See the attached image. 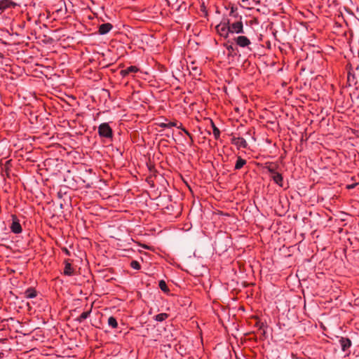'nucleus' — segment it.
I'll return each instance as SVG.
<instances>
[{
    "label": "nucleus",
    "mask_w": 359,
    "mask_h": 359,
    "mask_svg": "<svg viewBox=\"0 0 359 359\" xmlns=\"http://www.w3.org/2000/svg\"><path fill=\"white\" fill-rule=\"evenodd\" d=\"M98 134L101 137L111 139L113 130L108 123H102L98 127Z\"/></svg>",
    "instance_id": "f257e3e1"
},
{
    "label": "nucleus",
    "mask_w": 359,
    "mask_h": 359,
    "mask_svg": "<svg viewBox=\"0 0 359 359\" xmlns=\"http://www.w3.org/2000/svg\"><path fill=\"white\" fill-rule=\"evenodd\" d=\"M230 34H243V24L242 22V17L239 16V20L235 22L230 23L229 20H227Z\"/></svg>",
    "instance_id": "f03ea898"
},
{
    "label": "nucleus",
    "mask_w": 359,
    "mask_h": 359,
    "mask_svg": "<svg viewBox=\"0 0 359 359\" xmlns=\"http://www.w3.org/2000/svg\"><path fill=\"white\" fill-rule=\"evenodd\" d=\"M217 33L222 37L226 39L230 34L228 22H222L215 27Z\"/></svg>",
    "instance_id": "7ed1b4c3"
},
{
    "label": "nucleus",
    "mask_w": 359,
    "mask_h": 359,
    "mask_svg": "<svg viewBox=\"0 0 359 359\" xmlns=\"http://www.w3.org/2000/svg\"><path fill=\"white\" fill-rule=\"evenodd\" d=\"M12 223L10 226L11 232H13L15 234H19L22 233V228L20 223L19 219L15 215H12Z\"/></svg>",
    "instance_id": "20e7f679"
},
{
    "label": "nucleus",
    "mask_w": 359,
    "mask_h": 359,
    "mask_svg": "<svg viewBox=\"0 0 359 359\" xmlns=\"http://www.w3.org/2000/svg\"><path fill=\"white\" fill-rule=\"evenodd\" d=\"M236 44L241 48H248L251 44L250 40L245 36H238L233 39Z\"/></svg>",
    "instance_id": "39448f33"
},
{
    "label": "nucleus",
    "mask_w": 359,
    "mask_h": 359,
    "mask_svg": "<svg viewBox=\"0 0 359 359\" xmlns=\"http://www.w3.org/2000/svg\"><path fill=\"white\" fill-rule=\"evenodd\" d=\"M233 144L236 145L238 148L246 149L248 147V143L243 137H233L231 140Z\"/></svg>",
    "instance_id": "423d86ee"
},
{
    "label": "nucleus",
    "mask_w": 359,
    "mask_h": 359,
    "mask_svg": "<svg viewBox=\"0 0 359 359\" xmlns=\"http://www.w3.org/2000/svg\"><path fill=\"white\" fill-rule=\"evenodd\" d=\"M65 269H64V275L71 276L74 274V269L72 266V263L70 259H67L64 261Z\"/></svg>",
    "instance_id": "0eeeda50"
},
{
    "label": "nucleus",
    "mask_w": 359,
    "mask_h": 359,
    "mask_svg": "<svg viewBox=\"0 0 359 359\" xmlns=\"http://www.w3.org/2000/svg\"><path fill=\"white\" fill-rule=\"evenodd\" d=\"M17 4L12 0H0V11H4L7 8H15Z\"/></svg>",
    "instance_id": "6e6552de"
},
{
    "label": "nucleus",
    "mask_w": 359,
    "mask_h": 359,
    "mask_svg": "<svg viewBox=\"0 0 359 359\" xmlns=\"http://www.w3.org/2000/svg\"><path fill=\"white\" fill-rule=\"evenodd\" d=\"M112 28H113V25L111 23H109V22L103 23L99 26L98 33L100 35L107 34L112 29Z\"/></svg>",
    "instance_id": "1a4fd4ad"
},
{
    "label": "nucleus",
    "mask_w": 359,
    "mask_h": 359,
    "mask_svg": "<svg viewBox=\"0 0 359 359\" xmlns=\"http://www.w3.org/2000/svg\"><path fill=\"white\" fill-rule=\"evenodd\" d=\"M339 344L343 351H347L352 345L351 341L347 337H341L339 339Z\"/></svg>",
    "instance_id": "9d476101"
},
{
    "label": "nucleus",
    "mask_w": 359,
    "mask_h": 359,
    "mask_svg": "<svg viewBox=\"0 0 359 359\" xmlns=\"http://www.w3.org/2000/svg\"><path fill=\"white\" fill-rule=\"evenodd\" d=\"M139 71H140V69H139V68L137 67H136V66H130V67H127L125 69L121 70L120 74L123 77H126L128 75H129L130 74L137 73Z\"/></svg>",
    "instance_id": "9b49d317"
},
{
    "label": "nucleus",
    "mask_w": 359,
    "mask_h": 359,
    "mask_svg": "<svg viewBox=\"0 0 359 359\" xmlns=\"http://www.w3.org/2000/svg\"><path fill=\"white\" fill-rule=\"evenodd\" d=\"M37 296V292L34 287H28L24 292V297L27 299H32Z\"/></svg>",
    "instance_id": "f8f14e48"
},
{
    "label": "nucleus",
    "mask_w": 359,
    "mask_h": 359,
    "mask_svg": "<svg viewBox=\"0 0 359 359\" xmlns=\"http://www.w3.org/2000/svg\"><path fill=\"white\" fill-rule=\"evenodd\" d=\"M271 177L276 184L283 187V178L280 172H277L276 173H273V175H271Z\"/></svg>",
    "instance_id": "ddd939ff"
},
{
    "label": "nucleus",
    "mask_w": 359,
    "mask_h": 359,
    "mask_svg": "<svg viewBox=\"0 0 359 359\" xmlns=\"http://www.w3.org/2000/svg\"><path fill=\"white\" fill-rule=\"evenodd\" d=\"M246 160L242 158L241 156H238L235 164V170L241 169L246 164Z\"/></svg>",
    "instance_id": "4468645a"
},
{
    "label": "nucleus",
    "mask_w": 359,
    "mask_h": 359,
    "mask_svg": "<svg viewBox=\"0 0 359 359\" xmlns=\"http://www.w3.org/2000/svg\"><path fill=\"white\" fill-rule=\"evenodd\" d=\"M90 313H91V309H89L88 311H84L77 318H76V320L79 323H81L83 322L84 320H86V318H88L90 315Z\"/></svg>",
    "instance_id": "2eb2a0df"
},
{
    "label": "nucleus",
    "mask_w": 359,
    "mask_h": 359,
    "mask_svg": "<svg viewBox=\"0 0 359 359\" xmlns=\"http://www.w3.org/2000/svg\"><path fill=\"white\" fill-rule=\"evenodd\" d=\"M158 125L161 128H170L172 127L177 126V121H170L169 123H158Z\"/></svg>",
    "instance_id": "dca6fc26"
},
{
    "label": "nucleus",
    "mask_w": 359,
    "mask_h": 359,
    "mask_svg": "<svg viewBox=\"0 0 359 359\" xmlns=\"http://www.w3.org/2000/svg\"><path fill=\"white\" fill-rule=\"evenodd\" d=\"M168 314L166 313H161L155 316L154 319L158 322H163L168 318Z\"/></svg>",
    "instance_id": "f3484780"
},
{
    "label": "nucleus",
    "mask_w": 359,
    "mask_h": 359,
    "mask_svg": "<svg viewBox=\"0 0 359 359\" xmlns=\"http://www.w3.org/2000/svg\"><path fill=\"white\" fill-rule=\"evenodd\" d=\"M108 325H109V326L111 327L113 329L117 328L118 323H117L116 318H114V316H110L108 318Z\"/></svg>",
    "instance_id": "a211bd4d"
},
{
    "label": "nucleus",
    "mask_w": 359,
    "mask_h": 359,
    "mask_svg": "<svg viewBox=\"0 0 359 359\" xmlns=\"http://www.w3.org/2000/svg\"><path fill=\"white\" fill-rule=\"evenodd\" d=\"M176 127L177 128L182 130L189 137V139L191 140V143H194V140H193L192 135L185 128L183 127L182 123H180V125H178L177 123V126Z\"/></svg>",
    "instance_id": "6ab92c4d"
},
{
    "label": "nucleus",
    "mask_w": 359,
    "mask_h": 359,
    "mask_svg": "<svg viewBox=\"0 0 359 359\" xmlns=\"http://www.w3.org/2000/svg\"><path fill=\"white\" fill-rule=\"evenodd\" d=\"M158 286L160 287V289L164 292H168L170 291L166 283L165 280H161L159 282H158Z\"/></svg>",
    "instance_id": "aec40b11"
},
{
    "label": "nucleus",
    "mask_w": 359,
    "mask_h": 359,
    "mask_svg": "<svg viewBox=\"0 0 359 359\" xmlns=\"http://www.w3.org/2000/svg\"><path fill=\"white\" fill-rule=\"evenodd\" d=\"M224 47L226 48V50L230 52V53H233L235 51L236 48L235 47L233 46V45L231 43V44H229V41H228L226 43H225L224 45Z\"/></svg>",
    "instance_id": "412c9836"
},
{
    "label": "nucleus",
    "mask_w": 359,
    "mask_h": 359,
    "mask_svg": "<svg viewBox=\"0 0 359 359\" xmlns=\"http://www.w3.org/2000/svg\"><path fill=\"white\" fill-rule=\"evenodd\" d=\"M130 266L133 269H136V270H139L141 268L140 263L136 260H133L130 262Z\"/></svg>",
    "instance_id": "4be33fe9"
},
{
    "label": "nucleus",
    "mask_w": 359,
    "mask_h": 359,
    "mask_svg": "<svg viewBox=\"0 0 359 359\" xmlns=\"http://www.w3.org/2000/svg\"><path fill=\"white\" fill-rule=\"evenodd\" d=\"M236 11H237V8L234 7V6H231V10H230V13H229V15L231 16H233L234 18H238V13H236Z\"/></svg>",
    "instance_id": "5701e85b"
},
{
    "label": "nucleus",
    "mask_w": 359,
    "mask_h": 359,
    "mask_svg": "<svg viewBox=\"0 0 359 359\" xmlns=\"http://www.w3.org/2000/svg\"><path fill=\"white\" fill-rule=\"evenodd\" d=\"M212 134L216 140H218L220 137V130L218 128H215L212 130Z\"/></svg>",
    "instance_id": "b1692460"
},
{
    "label": "nucleus",
    "mask_w": 359,
    "mask_h": 359,
    "mask_svg": "<svg viewBox=\"0 0 359 359\" xmlns=\"http://www.w3.org/2000/svg\"><path fill=\"white\" fill-rule=\"evenodd\" d=\"M266 169L268 172L271 174V175H273V173H276V168L275 166L269 165L266 167Z\"/></svg>",
    "instance_id": "393cba45"
},
{
    "label": "nucleus",
    "mask_w": 359,
    "mask_h": 359,
    "mask_svg": "<svg viewBox=\"0 0 359 359\" xmlns=\"http://www.w3.org/2000/svg\"><path fill=\"white\" fill-rule=\"evenodd\" d=\"M62 250L63 252L65 253V255H67V256H70V255H71L70 252H69V250L67 248H62Z\"/></svg>",
    "instance_id": "a878e982"
},
{
    "label": "nucleus",
    "mask_w": 359,
    "mask_h": 359,
    "mask_svg": "<svg viewBox=\"0 0 359 359\" xmlns=\"http://www.w3.org/2000/svg\"><path fill=\"white\" fill-rule=\"evenodd\" d=\"M355 186H356V184H348L346 186V188L348 189H352L355 188Z\"/></svg>",
    "instance_id": "bb28decb"
},
{
    "label": "nucleus",
    "mask_w": 359,
    "mask_h": 359,
    "mask_svg": "<svg viewBox=\"0 0 359 359\" xmlns=\"http://www.w3.org/2000/svg\"><path fill=\"white\" fill-rule=\"evenodd\" d=\"M211 124H212V130H213L214 128H217V127L215 125V123H214L212 121H211Z\"/></svg>",
    "instance_id": "cd10ccee"
},
{
    "label": "nucleus",
    "mask_w": 359,
    "mask_h": 359,
    "mask_svg": "<svg viewBox=\"0 0 359 359\" xmlns=\"http://www.w3.org/2000/svg\"><path fill=\"white\" fill-rule=\"evenodd\" d=\"M189 144H190V145H192V144H193V143H191V139H190V141H189Z\"/></svg>",
    "instance_id": "c85d7f7f"
},
{
    "label": "nucleus",
    "mask_w": 359,
    "mask_h": 359,
    "mask_svg": "<svg viewBox=\"0 0 359 359\" xmlns=\"http://www.w3.org/2000/svg\"><path fill=\"white\" fill-rule=\"evenodd\" d=\"M3 57L2 55L0 53V57Z\"/></svg>",
    "instance_id": "c756f323"
}]
</instances>
